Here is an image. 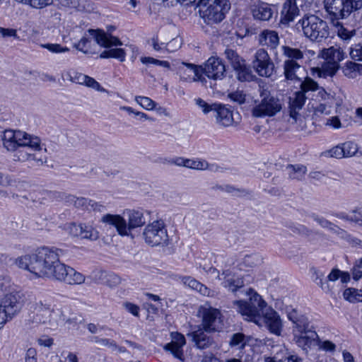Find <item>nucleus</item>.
Here are the masks:
<instances>
[{
  "label": "nucleus",
  "instance_id": "obj_1",
  "mask_svg": "<svg viewBox=\"0 0 362 362\" xmlns=\"http://www.w3.org/2000/svg\"><path fill=\"white\" fill-rule=\"evenodd\" d=\"M246 295H251L249 301L239 300L233 302L237 311L247 320L256 324L264 322L271 332L280 334L282 324L279 314L252 288H250Z\"/></svg>",
  "mask_w": 362,
  "mask_h": 362
},
{
  "label": "nucleus",
  "instance_id": "obj_2",
  "mask_svg": "<svg viewBox=\"0 0 362 362\" xmlns=\"http://www.w3.org/2000/svg\"><path fill=\"white\" fill-rule=\"evenodd\" d=\"M62 250L56 247H42L33 253L18 257L16 263L21 269H26L39 278L53 279L57 267L60 264Z\"/></svg>",
  "mask_w": 362,
  "mask_h": 362
},
{
  "label": "nucleus",
  "instance_id": "obj_3",
  "mask_svg": "<svg viewBox=\"0 0 362 362\" xmlns=\"http://www.w3.org/2000/svg\"><path fill=\"white\" fill-rule=\"evenodd\" d=\"M2 141L4 146L8 151H17L14 155L15 160L25 161L31 159L40 162L42 164L44 163L42 158H37L35 154L18 150L21 147H28L33 151H40L42 149L41 140L39 137L20 130L6 129L4 132Z\"/></svg>",
  "mask_w": 362,
  "mask_h": 362
},
{
  "label": "nucleus",
  "instance_id": "obj_4",
  "mask_svg": "<svg viewBox=\"0 0 362 362\" xmlns=\"http://www.w3.org/2000/svg\"><path fill=\"white\" fill-rule=\"evenodd\" d=\"M90 38L86 36L83 37L80 41L74 45V47L78 51L86 54L93 55L97 53L95 50V44L101 47L107 48V50L103 51L100 54V58L106 59L113 57V46L112 36L105 33L101 29H88Z\"/></svg>",
  "mask_w": 362,
  "mask_h": 362
},
{
  "label": "nucleus",
  "instance_id": "obj_5",
  "mask_svg": "<svg viewBox=\"0 0 362 362\" xmlns=\"http://www.w3.org/2000/svg\"><path fill=\"white\" fill-rule=\"evenodd\" d=\"M124 214L127 217L128 223L120 215H115V228L119 235L130 236L132 239L134 238L132 230L142 227L151 221V211L143 209H127Z\"/></svg>",
  "mask_w": 362,
  "mask_h": 362
},
{
  "label": "nucleus",
  "instance_id": "obj_6",
  "mask_svg": "<svg viewBox=\"0 0 362 362\" xmlns=\"http://www.w3.org/2000/svg\"><path fill=\"white\" fill-rule=\"evenodd\" d=\"M296 25L298 28H301L305 36L312 41L320 42L329 35L327 23L315 15H305Z\"/></svg>",
  "mask_w": 362,
  "mask_h": 362
},
{
  "label": "nucleus",
  "instance_id": "obj_7",
  "mask_svg": "<svg viewBox=\"0 0 362 362\" xmlns=\"http://www.w3.org/2000/svg\"><path fill=\"white\" fill-rule=\"evenodd\" d=\"M344 51L337 46L323 49L320 56L325 60V62L321 68L312 69L313 74H317V76L323 78L333 76L339 69V63L344 59Z\"/></svg>",
  "mask_w": 362,
  "mask_h": 362
},
{
  "label": "nucleus",
  "instance_id": "obj_8",
  "mask_svg": "<svg viewBox=\"0 0 362 362\" xmlns=\"http://www.w3.org/2000/svg\"><path fill=\"white\" fill-rule=\"evenodd\" d=\"M197 317L201 320V326L206 332H220L223 327L221 311L208 303L199 306Z\"/></svg>",
  "mask_w": 362,
  "mask_h": 362
},
{
  "label": "nucleus",
  "instance_id": "obj_9",
  "mask_svg": "<svg viewBox=\"0 0 362 362\" xmlns=\"http://www.w3.org/2000/svg\"><path fill=\"white\" fill-rule=\"evenodd\" d=\"M324 6L332 19H345L362 8V0H324Z\"/></svg>",
  "mask_w": 362,
  "mask_h": 362
},
{
  "label": "nucleus",
  "instance_id": "obj_10",
  "mask_svg": "<svg viewBox=\"0 0 362 362\" xmlns=\"http://www.w3.org/2000/svg\"><path fill=\"white\" fill-rule=\"evenodd\" d=\"M141 236L145 242L150 247H165L169 244L165 224L161 220L154 221L146 225L143 230Z\"/></svg>",
  "mask_w": 362,
  "mask_h": 362
},
{
  "label": "nucleus",
  "instance_id": "obj_11",
  "mask_svg": "<svg viewBox=\"0 0 362 362\" xmlns=\"http://www.w3.org/2000/svg\"><path fill=\"white\" fill-rule=\"evenodd\" d=\"M261 100L252 108V114L255 117H272L279 112L282 108L281 101L272 96L268 91L260 93Z\"/></svg>",
  "mask_w": 362,
  "mask_h": 362
},
{
  "label": "nucleus",
  "instance_id": "obj_12",
  "mask_svg": "<svg viewBox=\"0 0 362 362\" xmlns=\"http://www.w3.org/2000/svg\"><path fill=\"white\" fill-rule=\"evenodd\" d=\"M199 7L201 16L208 25L216 24L221 22L226 13L230 8V4L228 0H214V2L205 9Z\"/></svg>",
  "mask_w": 362,
  "mask_h": 362
},
{
  "label": "nucleus",
  "instance_id": "obj_13",
  "mask_svg": "<svg viewBox=\"0 0 362 362\" xmlns=\"http://www.w3.org/2000/svg\"><path fill=\"white\" fill-rule=\"evenodd\" d=\"M225 54L235 71L237 78L240 81H252L255 78L250 67L246 64L245 59L240 57L236 52L231 49H226Z\"/></svg>",
  "mask_w": 362,
  "mask_h": 362
},
{
  "label": "nucleus",
  "instance_id": "obj_14",
  "mask_svg": "<svg viewBox=\"0 0 362 362\" xmlns=\"http://www.w3.org/2000/svg\"><path fill=\"white\" fill-rule=\"evenodd\" d=\"M255 72L262 77L269 78L275 72V66L268 52L263 48L256 51L252 62Z\"/></svg>",
  "mask_w": 362,
  "mask_h": 362
},
{
  "label": "nucleus",
  "instance_id": "obj_15",
  "mask_svg": "<svg viewBox=\"0 0 362 362\" xmlns=\"http://www.w3.org/2000/svg\"><path fill=\"white\" fill-rule=\"evenodd\" d=\"M31 308L35 313L34 321L37 323L47 324L50 327H56L57 320L52 318V315L58 313L46 300H37L32 304Z\"/></svg>",
  "mask_w": 362,
  "mask_h": 362
},
{
  "label": "nucleus",
  "instance_id": "obj_16",
  "mask_svg": "<svg viewBox=\"0 0 362 362\" xmlns=\"http://www.w3.org/2000/svg\"><path fill=\"white\" fill-rule=\"evenodd\" d=\"M56 268L57 272L53 279L69 285H80L85 282V276L76 272L74 268L62 262Z\"/></svg>",
  "mask_w": 362,
  "mask_h": 362
},
{
  "label": "nucleus",
  "instance_id": "obj_17",
  "mask_svg": "<svg viewBox=\"0 0 362 362\" xmlns=\"http://www.w3.org/2000/svg\"><path fill=\"white\" fill-rule=\"evenodd\" d=\"M23 305V296L19 292L8 293L4 296L0 301V306L12 318L21 312Z\"/></svg>",
  "mask_w": 362,
  "mask_h": 362
},
{
  "label": "nucleus",
  "instance_id": "obj_18",
  "mask_svg": "<svg viewBox=\"0 0 362 362\" xmlns=\"http://www.w3.org/2000/svg\"><path fill=\"white\" fill-rule=\"evenodd\" d=\"M222 276L223 278H221V285L223 287L233 293L239 292L244 296H247L246 292L250 288L245 291H242V288L245 286L244 281L242 278L235 277V275H233L229 269L223 270L222 272ZM247 296L250 297L251 296V295Z\"/></svg>",
  "mask_w": 362,
  "mask_h": 362
},
{
  "label": "nucleus",
  "instance_id": "obj_19",
  "mask_svg": "<svg viewBox=\"0 0 362 362\" xmlns=\"http://www.w3.org/2000/svg\"><path fill=\"white\" fill-rule=\"evenodd\" d=\"M225 72V65L218 58L211 57L205 64L204 73L209 78L221 80L223 78Z\"/></svg>",
  "mask_w": 362,
  "mask_h": 362
},
{
  "label": "nucleus",
  "instance_id": "obj_20",
  "mask_svg": "<svg viewBox=\"0 0 362 362\" xmlns=\"http://www.w3.org/2000/svg\"><path fill=\"white\" fill-rule=\"evenodd\" d=\"M305 100L306 96L303 92H300L299 90L295 92L293 95L289 98V115L296 122L297 121H299L300 124L303 122V119L299 114V111L302 110Z\"/></svg>",
  "mask_w": 362,
  "mask_h": 362
},
{
  "label": "nucleus",
  "instance_id": "obj_21",
  "mask_svg": "<svg viewBox=\"0 0 362 362\" xmlns=\"http://www.w3.org/2000/svg\"><path fill=\"white\" fill-rule=\"evenodd\" d=\"M284 75L286 81H300L305 72V68L298 62L285 60L283 64Z\"/></svg>",
  "mask_w": 362,
  "mask_h": 362
},
{
  "label": "nucleus",
  "instance_id": "obj_22",
  "mask_svg": "<svg viewBox=\"0 0 362 362\" xmlns=\"http://www.w3.org/2000/svg\"><path fill=\"white\" fill-rule=\"evenodd\" d=\"M177 74L184 81L192 82L200 79V69L193 64L182 62L177 68Z\"/></svg>",
  "mask_w": 362,
  "mask_h": 362
},
{
  "label": "nucleus",
  "instance_id": "obj_23",
  "mask_svg": "<svg viewBox=\"0 0 362 362\" xmlns=\"http://www.w3.org/2000/svg\"><path fill=\"white\" fill-rule=\"evenodd\" d=\"M172 341L164 346V349L170 351L173 356L179 359L183 356L182 347L186 344V340L183 334L179 332H172L170 334Z\"/></svg>",
  "mask_w": 362,
  "mask_h": 362
},
{
  "label": "nucleus",
  "instance_id": "obj_24",
  "mask_svg": "<svg viewBox=\"0 0 362 362\" xmlns=\"http://www.w3.org/2000/svg\"><path fill=\"white\" fill-rule=\"evenodd\" d=\"M251 13L255 20L268 21L272 18L274 12L272 5L259 2L252 6Z\"/></svg>",
  "mask_w": 362,
  "mask_h": 362
},
{
  "label": "nucleus",
  "instance_id": "obj_25",
  "mask_svg": "<svg viewBox=\"0 0 362 362\" xmlns=\"http://www.w3.org/2000/svg\"><path fill=\"white\" fill-rule=\"evenodd\" d=\"M293 336L296 343L303 349L310 347L315 344L316 339H318L317 332L313 329L305 331L303 333L295 334Z\"/></svg>",
  "mask_w": 362,
  "mask_h": 362
},
{
  "label": "nucleus",
  "instance_id": "obj_26",
  "mask_svg": "<svg viewBox=\"0 0 362 362\" xmlns=\"http://www.w3.org/2000/svg\"><path fill=\"white\" fill-rule=\"evenodd\" d=\"M258 42L271 49H275L279 44L278 33L274 30H264L258 36Z\"/></svg>",
  "mask_w": 362,
  "mask_h": 362
},
{
  "label": "nucleus",
  "instance_id": "obj_27",
  "mask_svg": "<svg viewBox=\"0 0 362 362\" xmlns=\"http://www.w3.org/2000/svg\"><path fill=\"white\" fill-rule=\"evenodd\" d=\"M216 112V122L220 125L227 127L232 126L234 123L233 111L225 105H218L215 108Z\"/></svg>",
  "mask_w": 362,
  "mask_h": 362
},
{
  "label": "nucleus",
  "instance_id": "obj_28",
  "mask_svg": "<svg viewBox=\"0 0 362 362\" xmlns=\"http://www.w3.org/2000/svg\"><path fill=\"white\" fill-rule=\"evenodd\" d=\"M188 336L192 337L194 345L199 349L209 348L214 343L213 339L208 336L203 329L189 333Z\"/></svg>",
  "mask_w": 362,
  "mask_h": 362
},
{
  "label": "nucleus",
  "instance_id": "obj_29",
  "mask_svg": "<svg viewBox=\"0 0 362 362\" xmlns=\"http://www.w3.org/2000/svg\"><path fill=\"white\" fill-rule=\"evenodd\" d=\"M59 196L62 199H65L66 202L73 204L78 209L90 211L91 200L84 197H76L71 194H65L59 193Z\"/></svg>",
  "mask_w": 362,
  "mask_h": 362
},
{
  "label": "nucleus",
  "instance_id": "obj_30",
  "mask_svg": "<svg viewBox=\"0 0 362 362\" xmlns=\"http://www.w3.org/2000/svg\"><path fill=\"white\" fill-rule=\"evenodd\" d=\"M291 179L301 180L304 178L307 168L303 165H288L286 168Z\"/></svg>",
  "mask_w": 362,
  "mask_h": 362
},
{
  "label": "nucleus",
  "instance_id": "obj_31",
  "mask_svg": "<svg viewBox=\"0 0 362 362\" xmlns=\"http://www.w3.org/2000/svg\"><path fill=\"white\" fill-rule=\"evenodd\" d=\"M283 55L287 58L286 60H292L298 62V60L304 57L303 52L297 48H293L288 46L282 47Z\"/></svg>",
  "mask_w": 362,
  "mask_h": 362
},
{
  "label": "nucleus",
  "instance_id": "obj_32",
  "mask_svg": "<svg viewBox=\"0 0 362 362\" xmlns=\"http://www.w3.org/2000/svg\"><path fill=\"white\" fill-rule=\"evenodd\" d=\"M343 296L345 300L351 303L362 302V290L348 288L344 290Z\"/></svg>",
  "mask_w": 362,
  "mask_h": 362
},
{
  "label": "nucleus",
  "instance_id": "obj_33",
  "mask_svg": "<svg viewBox=\"0 0 362 362\" xmlns=\"http://www.w3.org/2000/svg\"><path fill=\"white\" fill-rule=\"evenodd\" d=\"M312 329L308 318L305 315L299 317V319L293 325V335L298 333H303L305 331Z\"/></svg>",
  "mask_w": 362,
  "mask_h": 362
},
{
  "label": "nucleus",
  "instance_id": "obj_34",
  "mask_svg": "<svg viewBox=\"0 0 362 362\" xmlns=\"http://www.w3.org/2000/svg\"><path fill=\"white\" fill-rule=\"evenodd\" d=\"M259 262V257L256 255H245L239 264L240 270H247L257 266Z\"/></svg>",
  "mask_w": 362,
  "mask_h": 362
},
{
  "label": "nucleus",
  "instance_id": "obj_35",
  "mask_svg": "<svg viewBox=\"0 0 362 362\" xmlns=\"http://www.w3.org/2000/svg\"><path fill=\"white\" fill-rule=\"evenodd\" d=\"M312 272L313 278L314 279V281L316 284L318 285L324 292L329 293L331 291V288L326 281H324V274L315 268L312 269Z\"/></svg>",
  "mask_w": 362,
  "mask_h": 362
},
{
  "label": "nucleus",
  "instance_id": "obj_36",
  "mask_svg": "<svg viewBox=\"0 0 362 362\" xmlns=\"http://www.w3.org/2000/svg\"><path fill=\"white\" fill-rule=\"evenodd\" d=\"M300 92L305 95V93L309 91H315L318 90L319 86L317 82L310 77H305V79L301 82L300 86Z\"/></svg>",
  "mask_w": 362,
  "mask_h": 362
},
{
  "label": "nucleus",
  "instance_id": "obj_37",
  "mask_svg": "<svg viewBox=\"0 0 362 362\" xmlns=\"http://www.w3.org/2000/svg\"><path fill=\"white\" fill-rule=\"evenodd\" d=\"M16 2L30 5L35 8H43L53 4V0H15Z\"/></svg>",
  "mask_w": 362,
  "mask_h": 362
},
{
  "label": "nucleus",
  "instance_id": "obj_38",
  "mask_svg": "<svg viewBox=\"0 0 362 362\" xmlns=\"http://www.w3.org/2000/svg\"><path fill=\"white\" fill-rule=\"evenodd\" d=\"M229 344L232 347H237L238 349H243L246 344L245 335L242 333L233 334L230 337Z\"/></svg>",
  "mask_w": 362,
  "mask_h": 362
},
{
  "label": "nucleus",
  "instance_id": "obj_39",
  "mask_svg": "<svg viewBox=\"0 0 362 362\" xmlns=\"http://www.w3.org/2000/svg\"><path fill=\"white\" fill-rule=\"evenodd\" d=\"M41 47L47 49L54 54H60L64 52H69L70 49L67 47H63L60 44L57 43H45L40 44Z\"/></svg>",
  "mask_w": 362,
  "mask_h": 362
},
{
  "label": "nucleus",
  "instance_id": "obj_40",
  "mask_svg": "<svg viewBox=\"0 0 362 362\" xmlns=\"http://www.w3.org/2000/svg\"><path fill=\"white\" fill-rule=\"evenodd\" d=\"M358 64L352 62H346V65L343 68V73L346 76L350 78H355L358 74Z\"/></svg>",
  "mask_w": 362,
  "mask_h": 362
},
{
  "label": "nucleus",
  "instance_id": "obj_41",
  "mask_svg": "<svg viewBox=\"0 0 362 362\" xmlns=\"http://www.w3.org/2000/svg\"><path fill=\"white\" fill-rule=\"evenodd\" d=\"M83 86L92 88L98 92L106 93L110 95V92L103 88L100 84L93 78L86 75Z\"/></svg>",
  "mask_w": 362,
  "mask_h": 362
},
{
  "label": "nucleus",
  "instance_id": "obj_42",
  "mask_svg": "<svg viewBox=\"0 0 362 362\" xmlns=\"http://www.w3.org/2000/svg\"><path fill=\"white\" fill-rule=\"evenodd\" d=\"M186 162V168L193 170H206L209 165L206 161L199 159H187Z\"/></svg>",
  "mask_w": 362,
  "mask_h": 362
},
{
  "label": "nucleus",
  "instance_id": "obj_43",
  "mask_svg": "<svg viewBox=\"0 0 362 362\" xmlns=\"http://www.w3.org/2000/svg\"><path fill=\"white\" fill-rule=\"evenodd\" d=\"M135 101L144 109L151 110L156 107V103L150 98L145 96H136Z\"/></svg>",
  "mask_w": 362,
  "mask_h": 362
},
{
  "label": "nucleus",
  "instance_id": "obj_44",
  "mask_svg": "<svg viewBox=\"0 0 362 362\" xmlns=\"http://www.w3.org/2000/svg\"><path fill=\"white\" fill-rule=\"evenodd\" d=\"M80 237L83 239L96 240L98 238V233L90 226L82 225V231Z\"/></svg>",
  "mask_w": 362,
  "mask_h": 362
},
{
  "label": "nucleus",
  "instance_id": "obj_45",
  "mask_svg": "<svg viewBox=\"0 0 362 362\" xmlns=\"http://www.w3.org/2000/svg\"><path fill=\"white\" fill-rule=\"evenodd\" d=\"M345 157L354 156L358 151V146L352 141H347L341 144Z\"/></svg>",
  "mask_w": 362,
  "mask_h": 362
},
{
  "label": "nucleus",
  "instance_id": "obj_46",
  "mask_svg": "<svg viewBox=\"0 0 362 362\" xmlns=\"http://www.w3.org/2000/svg\"><path fill=\"white\" fill-rule=\"evenodd\" d=\"M122 45L120 40L115 37V59H119L120 62L125 60L126 52L124 49L118 47Z\"/></svg>",
  "mask_w": 362,
  "mask_h": 362
},
{
  "label": "nucleus",
  "instance_id": "obj_47",
  "mask_svg": "<svg viewBox=\"0 0 362 362\" xmlns=\"http://www.w3.org/2000/svg\"><path fill=\"white\" fill-rule=\"evenodd\" d=\"M319 349L326 352L334 353L336 351V345L329 340H317Z\"/></svg>",
  "mask_w": 362,
  "mask_h": 362
},
{
  "label": "nucleus",
  "instance_id": "obj_48",
  "mask_svg": "<svg viewBox=\"0 0 362 362\" xmlns=\"http://www.w3.org/2000/svg\"><path fill=\"white\" fill-rule=\"evenodd\" d=\"M352 276L356 281L362 278V258L356 260L352 268Z\"/></svg>",
  "mask_w": 362,
  "mask_h": 362
},
{
  "label": "nucleus",
  "instance_id": "obj_49",
  "mask_svg": "<svg viewBox=\"0 0 362 362\" xmlns=\"http://www.w3.org/2000/svg\"><path fill=\"white\" fill-rule=\"evenodd\" d=\"M195 101L196 104L202 110V112L204 114H207L212 110H215V108L218 106L216 104L209 105L201 98H197Z\"/></svg>",
  "mask_w": 362,
  "mask_h": 362
},
{
  "label": "nucleus",
  "instance_id": "obj_50",
  "mask_svg": "<svg viewBox=\"0 0 362 362\" xmlns=\"http://www.w3.org/2000/svg\"><path fill=\"white\" fill-rule=\"evenodd\" d=\"M141 62L144 64H154L156 65H159V66L165 67L167 69H170V63L167 61H160V60H158V59H154L153 57H141Z\"/></svg>",
  "mask_w": 362,
  "mask_h": 362
},
{
  "label": "nucleus",
  "instance_id": "obj_51",
  "mask_svg": "<svg viewBox=\"0 0 362 362\" xmlns=\"http://www.w3.org/2000/svg\"><path fill=\"white\" fill-rule=\"evenodd\" d=\"M351 57L356 61H362V43L355 45L350 50Z\"/></svg>",
  "mask_w": 362,
  "mask_h": 362
},
{
  "label": "nucleus",
  "instance_id": "obj_52",
  "mask_svg": "<svg viewBox=\"0 0 362 362\" xmlns=\"http://www.w3.org/2000/svg\"><path fill=\"white\" fill-rule=\"evenodd\" d=\"M83 224H76L75 223H71L67 226L69 233L73 237H78L81 235Z\"/></svg>",
  "mask_w": 362,
  "mask_h": 362
},
{
  "label": "nucleus",
  "instance_id": "obj_53",
  "mask_svg": "<svg viewBox=\"0 0 362 362\" xmlns=\"http://www.w3.org/2000/svg\"><path fill=\"white\" fill-rule=\"evenodd\" d=\"M0 35L3 37H11L18 39L17 30L13 28H4L0 27Z\"/></svg>",
  "mask_w": 362,
  "mask_h": 362
},
{
  "label": "nucleus",
  "instance_id": "obj_54",
  "mask_svg": "<svg viewBox=\"0 0 362 362\" xmlns=\"http://www.w3.org/2000/svg\"><path fill=\"white\" fill-rule=\"evenodd\" d=\"M229 98L239 104H243L245 101V95L243 91H235L229 94Z\"/></svg>",
  "mask_w": 362,
  "mask_h": 362
},
{
  "label": "nucleus",
  "instance_id": "obj_55",
  "mask_svg": "<svg viewBox=\"0 0 362 362\" xmlns=\"http://www.w3.org/2000/svg\"><path fill=\"white\" fill-rule=\"evenodd\" d=\"M86 77V74L79 72H74L73 74L70 76V80L74 83L83 86Z\"/></svg>",
  "mask_w": 362,
  "mask_h": 362
},
{
  "label": "nucleus",
  "instance_id": "obj_56",
  "mask_svg": "<svg viewBox=\"0 0 362 362\" xmlns=\"http://www.w3.org/2000/svg\"><path fill=\"white\" fill-rule=\"evenodd\" d=\"M352 223L358 224L362 227V207L354 210V216L350 218Z\"/></svg>",
  "mask_w": 362,
  "mask_h": 362
},
{
  "label": "nucleus",
  "instance_id": "obj_57",
  "mask_svg": "<svg viewBox=\"0 0 362 362\" xmlns=\"http://www.w3.org/2000/svg\"><path fill=\"white\" fill-rule=\"evenodd\" d=\"M355 34V30H348L343 26L338 30V35L342 40H349Z\"/></svg>",
  "mask_w": 362,
  "mask_h": 362
},
{
  "label": "nucleus",
  "instance_id": "obj_58",
  "mask_svg": "<svg viewBox=\"0 0 362 362\" xmlns=\"http://www.w3.org/2000/svg\"><path fill=\"white\" fill-rule=\"evenodd\" d=\"M180 47V40L177 39H173L165 47V53L172 52Z\"/></svg>",
  "mask_w": 362,
  "mask_h": 362
},
{
  "label": "nucleus",
  "instance_id": "obj_59",
  "mask_svg": "<svg viewBox=\"0 0 362 362\" xmlns=\"http://www.w3.org/2000/svg\"><path fill=\"white\" fill-rule=\"evenodd\" d=\"M328 230H329L331 232L338 235L341 238H344L345 236H346V231L340 228L338 226L335 225L333 223H330V225L329 226Z\"/></svg>",
  "mask_w": 362,
  "mask_h": 362
},
{
  "label": "nucleus",
  "instance_id": "obj_60",
  "mask_svg": "<svg viewBox=\"0 0 362 362\" xmlns=\"http://www.w3.org/2000/svg\"><path fill=\"white\" fill-rule=\"evenodd\" d=\"M329 152L332 157H334L337 158H341L345 157L342 145L337 146L332 148Z\"/></svg>",
  "mask_w": 362,
  "mask_h": 362
},
{
  "label": "nucleus",
  "instance_id": "obj_61",
  "mask_svg": "<svg viewBox=\"0 0 362 362\" xmlns=\"http://www.w3.org/2000/svg\"><path fill=\"white\" fill-rule=\"evenodd\" d=\"M344 239H346L347 240V242L353 247H359L361 248H362V240L357 238H355V237H352L350 235H349L347 233H346V236H345V238H344Z\"/></svg>",
  "mask_w": 362,
  "mask_h": 362
},
{
  "label": "nucleus",
  "instance_id": "obj_62",
  "mask_svg": "<svg viewBox=\"0 0 362 362\" xmlns=\"http://www.w3.org/2000/svg\"><path fill=\"white\" fill-rule=\"evenodd\" d=\"M182 281L185 284L187 285L192 289L196 290L199 286V282L191 276H185L182 279Z\"/></svg>",
  "mask_w": 362,
  "mask_h": 362
},
{
  "label": "nucleus",
  "instance_id": "obj_63",
  "mask_svg": "<svg viewBox=\"0 0 362 362\" xmlns=\"http://www.w3.org/2000/svg\"><path fill=\"white\" fill-rule=\"evenodd\" d=\"M13 182H14L13 180L9 175H4L0 172V186H2V187L10 186V185H12Z\"/></svg>",
  "mask_w": 362,
  "mask_h": 362
},
{
  "label": "nucleus",
  "instance_id": "obj_64",
  "mask_svg": "<svg viewBox=\"0 0 362 362\" xmlns=\"http://www.w3.org/2000/svg\"><path fill=\"white\" fill-rule=\"evenodd\" d=\"M325 124L334 129H339L341 127V122L337 117H332L328 118Z\"/></svg>",
  "mask_w": 362,
  "mask_h": 362
}]
</instances>
